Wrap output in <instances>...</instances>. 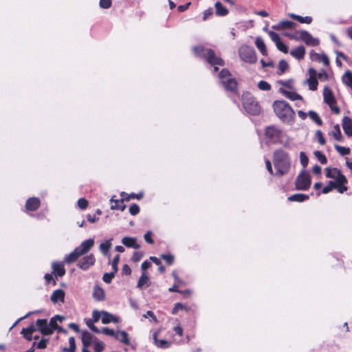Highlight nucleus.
Instances as JSON below:
<instances>
[{
	"label": "nucleus",
	"mask_w": 352,
	"mask_h": 352,
	"mask_svg": "<svg viewBox=\"0 0 352 352\" xmlns=\"http://www.w3.org/2000/svg\"><path fill=\"white\" fill-rule=\"evenodd\" d=\"M273 162L276 170V174L280 177L287 174L291 167V160L287 153L282 149L274 151Z\"/></svg>",
	"instance_id": "1"
},
{
	"label": "nucleus",
	"mask_w": 352,
	"mask_h": 352,
	"mask_svg": "<svg viewBox=\"0 0 352 352\" xmlns=\"http://www.w3.org/2000/svg\"><path fill=\"white\" fill-rule=\"evenodd\" d=\"M273 109L276 115L283 122L290 124L294 122L295 113L287 102L283 100L275 101L273 104Z\"/></svg>",
	"instance_id": "2"
},
{
	"label": "nucleus",
	"mask_w": 352,
	"mask_h": 352,
	"mask_svg": "<svg viewBox=\"0 0 352 352\" xmlns=\"http://www.w3.org/2000/svg\"><path fill=\"white\" fill-rule=\"evenodd\" d=\"M194 54L200 57L206 59L208 63L214 66V72L218 71L219 68L217 65H223L224 61L219 56H217L214 52L210 49H205L201 45L195 46L192 48Z\"/></svg>",
	"instance_id": "3"
},
{
	"label": "nucleus",
	"mask_w": 352,
	"mask_h": 352,
	"mask_svg": "<svg viewBox=\"0 0 352 352\" xmlns=\"http://www.w3.org/2000/svg\"><path fill=\"white\" fill-rule=\"evenodd\" d=\"M242 101L244 109L248 113L251 115H258L260 113V106L249 93L243 94Z\"/></svg>",
	"instance_id": "4"
},
{
	"label": "nucleus",
	"mask_w": 352,
	"mask_h": 352,
	"mask_svg": "<svg viewBox=\"0 0 352 352\" xmlns=\"http://www.w3.org/2000/svg\"><path fill=\"white\" fill-rule=\"evenodd\" d=\"M219 80L228 91H234L236 89L237 83L236 80L232 77L228 69H223L219 74Z\"/></svg>",
	"instance_id": "5"
},
{
	"label": "nucleus",
	"mask_w": 352,
	"mask_h": 352,
	"mask_svg": "<svg viewBox=\"0 0 352 352\" xmlns=\"http://www.w3.org/2000/svg\"><path fill=\"white\" fill-rule=\"evenodd\" d=\"M238 52L239 57L243 61L250 64L256 63V55L252 47L243 45L239 48Z\"/></svg>",
	"instance_id": "6"
},
{
	"label": "nucleus",
	"mask_w": 352,
	"mask_h": 352,
	"mask_svg": "<svg viewBox=\"0 0 352 352\" xmlns=\"http://www.w3.org/2000/svg\"><path fill=\"white\" fill-rule=\"evenodd\" d=\"M265 133L266 138L272 143L280 142L283 135L282 131L274 126L267 127Z\"/></svg>",
	"instance_id": "7"
},
{
	"label": "nucleus",
	"mask_w": 352,
	"mask_h": 352,
	"mask_svg": "<svg viewBox=\"0 0 352 352\" xmlns=\"http://www.w3.org/2000/svg\"><path fill=\"white\" fill-rule=\"evenodd\" d=\"M311 186V179L309 175L305 171L299 174L296 180V188L298 190H306Z\"/></svg>",
	"instance_id": "8"
},
{
	"label": "nucleus",
	"mask_w": 352,
	"mask_h": 352,
	"mask_svg": "<svg viewBox=\"0 0 352 352\" xmlns=\"http://www.w3.org/2000/svg\"><path fill=\"white\" fill-rule=\"evenodd\" d=\"M300 38L309 46H318L320 44L319 39L314 38L311 34L305 30L300 31Z\"/></svg>",
	"instance_id": "9"
},
{
	"label": "nucleus",
	"mask_w": 352,
	"mask_h": 352,
	"mask_svg": "<svg viewBox=\"0 0 352 352\" xmlns=\"http://www.w3.org/2000/svg\"><path fill=\"white\" fill-rule=\"evenodd\" d=\"M96 259L94 254L85 256L78 263V267L82 270H87L91 266L94 265Z\"/></svg>",
	"instance_id": "10"
},
{
	"label": "nucleus",
	"mask_w": 352,
	"mask_h": 352,
	"mask_svg": "<svg viewBox=\"0 0 352 352\" xmlns=\"http://www.w3.org/2000/svg\"><path fill=\"white\" fill-rule=\"evenodd\" d=\"M94 239H89L82 241L80 245L76 247L75 249L77 250L79 255L81 256L86 254L94 246Z\"/></svg>",
	"instance_id": "11"
},
{
	"label": "nucleus",
	"mask_w": 352,
	"mask_h": 352,
	"mask_svg": "<svg viewBox=\"0 0 352 352\" xmlns=\"http://www.w3.org/2000/svg\"><path fill=\"white\" fill-rule=\"evenodd\" d=\"M36 324L38 331H41L42 334L49 336L53 333L52 327L48 324L46 319H38L36 322Z\"/></svg>",
	"instance_id": "12"
},
{
	"label": "nucleus",
	"mask_w": 352,
	"mask_h": 352,
	"mask_svg": "<svg viewBox=\"0 0 352 352\" xmlns=\"http://www.w3.org/2000/svg\"><path fill=\"white\" fill-rule=\"evenodd\" d=\"M41 201L38 198L31 197L27 200L25 204V208L28 210L34 211L39 207Z\"/></svg>",
	"instance_id": "13"
},
{
	"label": "nucleus",
	"mask_w": 352,
	"mask_h": 352,
	"mask_svg": "<svg viewBox=\"0 0 352 352\" xmlns=\"http://www.w3.org/2000/svg\"><path fill=\"white\" fill-rule=\"evenodd\" d=\"M65 299V292L63 289L55 290L51 297L50 300L53 303H57L58 302H64Z\"/></svg>",
	"instance_id": "14"
},
{
	"label": "nucleus",
	"mask_w": 352,
	"mask_h": 352,
	"mask_svg": "<svg viewBox=\"0 0 352 352\" xmlns=\"http://www.w3.org/2000/svg\"><path fill=\"white\" fill-rule=\"evenodd\" d=\"M342 127L344 133L349 137H352V120L348 117L342 119Z\"/></svg>",
	"instance_id": "15"
},
{
	"label": "nucleus",
	"mask_w": 352,
	"mask_h": 352,
	"mask_svg": "<svg viewBox=\"0 0 352 352\" xmlns=\"http://www.w3.org/2000/svg\"><path fill=\"white\" fill-rule=\"evenodd\" d=\"M323 98L324 101L329 105L332 103H336V101L335 100V98L333 95V93L331 90L327 87H325L323 90Z\"/></svg>",
	"instance_id": "16"
},
{
	"label": "nucleus",
	"mask_w": 352,
	"mask_h": 352,
	"mask_svg": "<svg viewBox=\"0 0 352 352\" xmlns=\"http://www.w3.org/2000/svg\"><path fill=\"white\" fill-rule=\"evenodd\" d=\"M122 243L127 248L139 249L140 245L137 243L136 239L133 237L124 236L122 239Z\"/></svg>",
	"instance_id": "17"
},
{
	"label": "nucleus",
	"mask_w": 352,
	"mask_h": 352,
	"mask_svg": "<svg viewBox=\"0 0 352 352\" xmlns=\"http://www.w3.org/2000/svg\"><path fill=\"white\" fill-rule=\"evenodd\" d=\"M52 267L53 270V273H54L56 276H63L65 275V270L62 263L54 262L52 264Z\"/></svg>",
	"instance_id": "18"
},
{
	"label": "nucleus",
	"mask_w": 352,
	"mask_h": 352,
	"mask_svg": "<svg viewBox=\"0 0 352 352\" xmlns=\"http://www.w3.org/2000/svg\"><path fill=\"white\" fill-rule=\"evenodd\" d=\"M295 23L290 21H283L278 23L276 25H272V28L276 30H280L283 29H291L294 27Z\"/></svg>",
	"instance_id": "19"
},
{
	"label": "nucleus",
	"mask_w": 352,
	"mask_h": 352,
	"mask_svg": "<svg viewBox=\"0 0 352 352\" xmlns=\"http://www.w3.org/2000/svg\"><path fill=\"white\" fill-rule=\"evenodd\" d=\"M102 322L103 324H108L111 322H113L114 323H117L119 321V320L117 317L114 316L113 315H112L111 314H110L109 312L102 311Z\"/></svg>",
	"instance_id": "20"
},
{
	"label": "nucleus",
	"mask_w": 352,
	"mask_h": 352,
	"mask_svg": "<svg viewBox=\"0 0 352 352\" xmlns=\"http://www.w3.org/2000/svg\"><path fill=\"white\" fill-rule=\"evenodd\" d=\"M158 331H156L153 335V338L155 344L162 349H167L170 346V343L166 340H158L157 339Z\"/></svg>",
	"instance_id": "21"
},
{
	"label": "nucleus",
	"mask_w": 352,
	"mask_h": 352,
	"mask_svg": "<svg viewBox=\"0 0 352 352\" xmlns=\"http://www.w3.org/2000/svg\"><path fill=\"white\" fill-rule=\"evenodd\" d=\"M305 48L302 45H300L298 47L293 49L290 52V54L293 57H294L298 60L302 59L305 56Z\"/></svg>",
	"instance_id": "22"
},
{
	"label": "nucleus",
	"mask_w": 352,
	"mask_h": 352,
	"mask_svg": "<svg viewBox=\"0 0 352 352\" xmlns=\"http://www.w3.org/2000/svg\"><path fill=\"white\" fill-rule=\"evenodd\" d=\"M334 173H336L334 182H336V185H344L347 182L346 177L343 175L338 168H334Z\"/></svg>",
	"instance_id": "23"
},
{
	"label": "nucleus",
	"mask_w": 352,
	"mask_h": 352,
	"mask_svg": "<svg viewBox=\"0 0 352 352\" xmlns=\"http://www.w3.org/2000/svg\"><path fill=\"white\" fill-rule=\"evenodd\" d=\"M115 338L125 344H129L130 340L128 333L124 331H118L116 332Z\"/></svg>",
	"instance_id": "24"
},
{
	"label": "nucleus",
	"mask_w": 352,
	"mask_h": 352,
	"mask_svg": "<svg viewBox=\"0 0 352 352\" xmlns=\"http://www.w3.org/2000/svg\"><path fill=\"white\" fill-rule=\"evenodd\" d=\"M80 256L78 253L77 250L74 249L73 252L65 256L64 262L70 264L76 261Z\"/></svg>",
	"instance_id": "25"
},
{
	"label": "nucleus",
	"mask_w": 352,
	"mask_h": 352,
	"mask_svg": "<svg viewBox=\"0 0 352 352\" xmlns=\"http://www.w3.org/2000/svg\"><path fill=\"white\" fill-rule=\"evenodd\" d=\"M110 201L111 203H114V204H112L111 206V210H120L121 211H124L126 208V206L124 204L122 199L118 200L114 199L113 197H112L110 199Z\"/></svg>",
	"instance_id": "26"
},
{
	"label": "nucleus",
	"mask_w": 352,
	"mask_h": 352,
	"mask_svg": "<svg viewBox=\"0 0 352 352\" xmlns=\"http://www.w3.org/2000/svg\"><path fill=\"white\" fill-rule=\"evenodd\" d=\"M309 199V196L305 194L297 193L288 197L289 201L303 202Z\"/></svg>",
	"instance_id": "27"
},
{
	"label": "nucleus",
	"mask_w": 352,
	"mask_h": 352,
	"mask_svg": "<svg viewBox=\"0 0 352 352\" xmlns=\"http://www.w3.org/2000/svg\"><path fill=\"white\" fill-rule=\"evenodd\" d=\"M144 286H149V278L148 276L146 275V272H143L142 276L139 278L137 287L138 288L142 289Z\"/></svg>",
	"instance_id": "28"
},
{
	"label": "nucleus",
	"mask_w": 352,
	"mask_h": 352,
	"mask_svg": "<svg viewBox=\"0 0 352 352\" xmlns=\"http://www.w3.org/2000/svg\"><path fill=\"white\" fill-rule=\"evenodd\" d=\"M255 45L263 56L267 54L265 44L261 37H257L256 38Z\"/></svg>",
	"instance_id": "29"
},
{
	"label": "nucleus",
	"mask_w": 352,
	"mask_h": 352,
	"mask_svg": "<svg viewBox=\"0 0 352 352\" xmlns=\"http://www.w3.org/2000/svg\"><path fill=\"white\" fill-rule=\"evenodd\" d=\"M289 16L291 18L297 20L298 22H300L301 23L309 24L312 21V18L311 16L303 17V16H299V15H297V14H295L293 13L289 14Z\"/></svg>",
	"instance_id": "30"
},
{
	"label": "nucleus",
	"mask_w": 352,
	"mask_h": 352,
	"mask_svg": "<svg viewBox=\"0 0 352 352\" xmlns=\"http://www.w3.org/2000/svg\"><path fill=\"white\" fill-rule=\"evenodd\" d=\"M93 336L88 331H84L82 333V342L83 346H89L92 342Z\"/></svg>",
	"instance_id": "31"
},
{
	"label": "nucleus",
	"mask_w": 352,
	"mask_h": 352,
	"mask_svg": "<svg viewBox=\"0 0 352 352\" xmlns=\"http://www.w3.org/2000/svg\"><path fill=\"white\" fill-rule=\"evenodd\" d=\"M93 296L98 300H102L104 298V291L98 286H95L93 292Z\"/></svg>",
	"instance_id": "32"
},
{
	"label": "nucleus",
	"mask_w": 352,
	"mask_h": 352,
	"mask_svg": "<svg viewBox=\"0 0 352 352\" xmlns=\"http://www.w3.org/2000/svg\"><path fill=\"white\" fill-rule=\"evenodd\" d=\"M214 8L216 10V14L218 16H226L228 13V9L223 7L219 1L215 3Z\"/></svg>",
	"instance_id": "33"
},
{
	"label": "nucleus",
	"mask_w": 352,
	"mask_h": 352,
	"mask_svg": "<svg viewBox=\"0 0 352 352\" xmlns=\"http://www.w3.org/2000/svg\"><path fill=\"white\" fill-rule=\"evenodd\" d=\"M311 55L316 59L317 60L322 62L325 66L329 65V59L328 56L325 54H320L318 53H313Z\"/></svg>",
	"instance_id": "34"
},
{
	"label": "nucleus",
	"mask_w": 352,
	"mask_h": 352,
	"mask_svg": "<svg viewBox=\"0 0 352 352\" xmlns=\"http://www.w3.org/2000/svg\"><path fill=\"white\" fill-rule=\"evenodd\" d=\"M304 84L307 85L310 90L315 91L317 89L318 82L316 78H309L304 82Z\"/></svg>",
	"instance_id": "35"
},
{
	"label": "nucleus",
	"mask_w": 352,
	"mask_h": 352,
	"mask_svg": "<svg viewBox=\"0 0 352 352\" xmlns=\"http://www.w3.org/2000/svg\"><path fill=\"white\" fill-rule=\"evenodd\" d=\"M280 91L287 97L289 99L292 100H301L302 99V97L295 93V92H292V91H286V90H283V89H280Z\"/></svg>",
	"instance_id": "36"
},
{
	"label": "nucleus",
	"mask_w": 352,
	"mask_h": 352,
	"mask_svg": "<svg viewBox=\"0 0 352 352\" xmlns=\"http://www.w3.org/2000/svg\"><path fill=\"white\" fill-rule=\"evenodd\" d=\"M111 239L110 240H107V241H105L103 243H101L100 246H99V249H100V251L104 254V255H107V253H108V251L111 248Z\"/></svg>",
	"instance_id": "37"
},
{
	"label": "nucleus",
	"mask_w": 352,
	"mask_h": 352,
	"mask_svg": "<svg viewBox=\"0 0 352 352\" xmlns=\"http://www.w3.org/2000/svg\"><path fill=\"white\" fill-rule=\"evenodd\" d=\"M331 134L336 140L338 141L342 140V133L338 124H336L333 126V130L332 131Z\"/></svg>",
	"instance_id": "38"
},
{
	"label": "nucleus",
	"mask_w": 352,
	"mask_h": 352,
	"mask_svg": "<svg viewBox=\"0 0 352 352\" xmlns=\"http://www.w3.org/2000/svg\"><path fill=\"white\" fill-rule=\"evenodd\" d=\"M335 149L341 155H347L350 153V148L348 147L341 146L338 144L334 145Z\"/></svg>",
	"instance_id": "39"
},
{
	"label": "nucleus",
	"mask_w": 352,
	"mask_h": 352,
	"mask_svg": "<svg viewBox=\"0 0 352 352\" xmlns=\"http://www.w3.org/2000/svg\"><path fill=\"white\" fill-rule=\"evenodd\" d=\"M69 344H70V346H69L68 348H65L63 351L65 352H75L76 343L75 338L74 337H70L69 338Z\"/></svg>",
	"instance_id": "40"
},
{
	"label": "nucleus",
	"mask_w": 352,
	"mask_h": 352,
	"mask_svg": "<svg viewBox=\"0 0 352 352\" xmlns=\"http://www.w3.org/2000/svg\"><path fill=\"white\" fill-rule=\"evenodd\" d=\"M336 186V184L334 181H329L328 184L324 186L322 190V192L324 194L329 193Z\"/></svg>",
	"instance_id": "41"
},
{
	"label": "nucleus",
	"mask_w": 352,
	"mask_h": 352,
	"mask_svg": "<svg viewBox=\"0 0 352 352\" xmlns=\"http://www.w3.org/2000/svg\"><path fill=\"white\" fill-rule=\"evenodd\" d=\"M309 118L312 120L316 122L318 125H321L322 124V120L320 118V117L318 116V113H316L315 111H309Z\"/></svg>",
	"instance_id": "42"
},
{
	"label": "nucleus",
	"mask_w": 352,
	"mask_h": 352,
	"mask_svg": "<svg viewBox=\"0 0 352 352\" xmlns=\"http://www.w3.org/2000/svg\"><path fill=\"white\" fill-rule=\"evenodd\" d=\"M289 68V65L285 60H281L278 63V69L280 74H283Z\"/></svg>",
	"instance_id": "43"
},
{
	"label": "nucleus",
	"mask_w": 352,
	"mask_h": 352,
	"mask_svg": "<svg viewBox=\"0 0 352 352\" xmlns=\"http://www.w3.org/2000/svg\"><path fill=\"white\" fill-rule=\"evenodd\" d=\"M116 273V272L114 271L109 273H104L102 277L103 281L105 282L106 283H110L112 279L114 278Z\"/></svg>",
	"instance_id": "44"
},
{
	"label": "nucleus",
	"mask_w": 352,
	"mask_h": 352,
	"mask_svg": "<svg viewBox=\"0 0 352 352\" xmlns=\"http://www.w3.org/2000/svg\"><path fill=\"white\" fill-rule=\"evenodd\" d=\"M258 87L263 91H269L271 89V85L266 81L261 80L258 83Z\"/></svg>",
	"instance_id": "45"
},
{
	"label": "nucleus",
	"mask_w": 352,
	"mask_h": 352,
	"mask_svg": "<svg viewBox=\"0 0 352 352\" xmlns=\"http://www.w3.org/2000/svg\"><path fill=\"white\" fill-rule=\"evenodd\" d=\"M315 156L318 158L320 162L324 164L327 162V157L320 151H316L314 152Z\"/></svg>",
	"instance_id": "46"
},
{
	"label": "nucleus",
	"mask_w": 352,
	"mask_h": 352,
	"mask_svg": "<svg viewBox=\"0 0 352 352\" xmlns=\"http://www.w3.org/2000/svg\"><path fill=\"white\" fill-rule=\"evenodd\" d=\"M300 164H302V166L305 168L307 164H308V162H309V159L307 157V156L306 155L305 153L301 151L300 153Z\"/></svg>",
	"instance_id": "47"
},
{
	"label": "nucleus",
	"mask_w": 352,
	"mask_h": 352,
	"mask_svg": "<svg viewBox=\"0 0 352 352\" xmlns=\"http://www.w3.org/2000/svg\"><path fill=\"white\" fill-rule=\"evenodd\" d=\"M125 195H126V194L125 192H122L121 193V196H122V198H124V196H125ZM142 197H143V193H142V192H141V193H139V194L132 193V194L129 195V197H128L127 198H125V199H126V201H129V200L130 199H131V198H135V199H142Z\"/></svg>",
	"instance_id": "48"
},
{
	"label": "nucleus",
	"mask_w": 352,
	"mask_h": 352,
	"mask_svg": "<svg viewBox=\"0 0 352 352\" xmlns=\"http://www.w3.org/2000/svg\"><path fill=\"white\" fill-rule=\"evenodd\" d=\"M267 34H268L269 36L270 37L271 40L273 42H274L275 44L280 41V36L277 33H276L273 31H268Z\"/></svg>",
	"instance_id": "49"
},
{
	"label": "nucleus",
	"mask_w": 352,
	"mask_h": 352,
	"mask_svg": "<svg viewBox=\"0 0 352 352\" xmlns=\"http://www.w3.org/2000/svg\"><path fill=\"white\" fill-rule=\"evenodd\" d=\"M102 311H99L97 310H94L92 313V320L93 322H97L100 320V319L102 320Z\"/></svg>",
	"instance_id": "50"
},
{
	"label": "nucleus",
	"mask_w": 352,
	"mask_h": 352,
	"mask_svg": "<svg viewBox=\"0 0 352 352\" xmlns=\"http://www.w3.org/2000/svg\"><path fill=\"white\" fill-rule=\"evenodd\" d=\"M276 46L278 48V50L280 52L287 54L288 53V47L286 45H285L283 43H282L280 41H278L277 43H276Z\"/></svg>",
	"instance_id": "51"
},
{
	"label": "nucleus",
	"mask_w": 352,
	"mask_h": 352,
	"mask_svg": "<svg viewBox=\"0 0 352 352\" xmlns=\"http://www.w3.org/2000/svg\"><path fill=\"white\" fill-rule=\"evenodd\" d=\"M129 212L131 215H136L140 212V207L136 204H132L129 208Z\"/></svg>",
	"instance_id": "52"
},
{
	"label": "nucleus",
	"mask_w": 352,
	"mask_h": 352,
	"mask_svg": "<svg viewBox=\"0 0 352 352\" xmlns=\"http://www.w3.org/2000/svg\"><path fill=\"white\" fill-rule=\"evenodd\" d=\"M78 206L82 210H85L88 206V201L84 198H80L78 201Z\"/></svg>",
	"instance_id": "53"
},
{
	"label": "nucleus",
	"mask_w": 352,
	"mask_h": 352,
	"mask_svg": "<svg viewBox=\"0 0 352 352\" xmlns=\"http://www.w3.org/2000/svg\"><path fill=\"white\" fill-rule=\"evenodd\" d=\"M104 349V343L101 341H97L94 343V350L96 352H102Z\"/></svg>",
	"instance_id": "54"
},
{
	"label": "nucleus",
	"mask_w": 352,
	"mask_h": 352,
	"mask_svg": "<svg viewBox=\"0 0 352 352\" xmlns=\"http://www.w3.org/2000/svg\"><path fill=\"white\" fill-rule=\"evenodd\" d=\"M101 333H102L105 335L109 336H113V337H115L116 333L114 331V330L109 329L108 327L102 328V329L101 330Z\"/></svg>",
	"instance_id": "55"
},
{
	"label": "nucleus",
	"mask_w": 352,
	"mask_h": 352,
	"mask_svg": "<svg viewBox=\"0 0 352 352\" xmlns=\"http://www.w3.org/2000/svg\"><path fill=\"white\" fill-rule=\"evenodd\" d=\"M120 260V256L118 254L113 259V261L111 263V267L114 272H117L118 270V264Z\"/></svg>",
	"instance_id": "56"
},
{
	"label": "nucleus",
	"mask_w": 352,
	"mask_h": 352,
	"mask_svg": "<svg viewBox=\"0 0 352 352\" xmlns=\"http://www.w3.org/2000/svg\"><path fill=\"white\" fill-rule=\"evenodd\" d=\"M161 257L169 265L173 263L174 256L171 254H162Z\"/></svg>",
	"instance_id": "57"
},
{
	"label": "nucleus",
	"mask_w": 352,
	"mask_h": 352,
	"mask_svg": "<svg viewBox=\"0 0 352 352\" xmlns=\"http://www.w3.org/2000/svg\"><path fill=\"white\" fill-rule=\"evenodd\" d=\"M111 6V0H100V6L102 8L107 9L109 8Z\"/></svg>",
	"instance_id": "58"
},
{
	"label": "nucleus",
	"mask_w": 352,
	"mask_h": 352,
	"mask_svg": "<svg viewBox=\"0 0 352 352\" xmlns=\"http://www.w3.org/2000/svg\"><path fill=\"white\" fill-rule=\"evenodd\" d=\"M316 137L318 138V142L320 144L324 145L325 144L326 141L322 135V131L320 130H318L316 133Z\"/></svg>",
	"instance_id": "59"
},
{
	"label": "nucleus",
	"mask_w": 352,
	"mask_h": 352,
	"mask_svg": "<svg viewBox=\"0 0 352 352\" xmlns=\"http://www.w3.org/2000/svg\"><path fill=\"white\" fill-rule=\"evenodd\" d=\"M142 256L143 254L142 252H135L132 256L131 259L133 262H138L139 261H140Z\"/></svg>",
	"instance_id": "60"
},
{
	"label": "nucleus",
	"mask_w": 352,
	"mask_h": 352,
	"mask_svg": "<svg viewBox=\"0 0 352 352\" xmlns=\"http://www.w3.org/2000/svg\"><path fill=\"white\" fill-rule=\"evenodd\" d=\"M326 177L327 178L334 179L336 177V173H334V168H326Z\"/></svg>",
	"instance_id": "61"
},
{
	"label": "nucleus",
	"mask_w": 352,
	"mask_h": 352,
	"mask_svg": "<svg viewBox=\"0 0 352 352\" xmlns=\"http://www.w3.org/2000/svg\"><path fill=\"white\" fill-rule=\"evenodd\" d=\"M52 327V331H54L56 328H58L57 324V320L55 316L50 319V323L48 324Z\"/></svg>",
	"instance_id": "62"
},
{
	"label": "nucleus",
	"mask_w": 352,
	"mask_h": 352,
	"mask_svg": "<svg viewBox=\"0 0 352 352\" xmlns=\"http://www.w3.org/2000/svg\"><path fill=\"white\" fill-rule=\"evenodd\" d=\"M152 232L151 231H148L144 236V240L150 243V244H153L154 243L153 240L152 239Z\"/></svg>",
	"instance_id": "63"
},
{
	"label": "nucleus",
	"mask_w": 352,
	"mask_h": 352,
	"mask_svg": "<svg viewBox=\"0 0 352 352\" xmlns=\"http://www.w3.org/2000/svg\"><path fill=\"white\" fill-rule=\"evenodd\" d=\"M48 342L47 339H41L37 344V348L40 349H45L47 346V342Z\"/></svg>",
	"instance_id": "64"
}]
</instances>
